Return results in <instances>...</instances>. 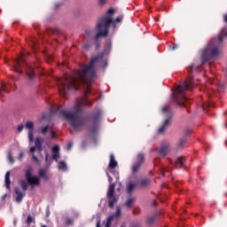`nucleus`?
<instances>
[{
  "instance_id": "f257e3e1",
  "label": "nucleus",
  "mask_w": 227,
  "mask_h": 227,
  "mask_svg": "<svg viewBox=\"0 0 227 227\" xmlns=\"http://www.w3.org/2000/svg\"><path fill=\"white\" fill-rule=\"evenodd\" d=\"M108 52L109 51H105L101 54L93 57L88 66L83 67L81 71H76L74 74H67L63 78H58L59 93L64 97L70 90H79L77 87L79 82H84L85 84L93 82L95 77H97V72L95 70L97 65Z\"/></svg>"
},
{
  "instance_id": "f03ea898",
  "label": "nucleus",
  "mask_w": 227,
  "mask_h": 227,
  "mask_svg": "<svg viewBox=\"0 0 227 227\" xmlns=\"http://www.w3.org/2000/svg\"><path fill=\"white\" fill-rule=\"evenodd\" d=\"M82 106H91V101H88V98H83L81 103L75 105L70 111L61 109V106H58L51 108L50 114L51 116H54V114L63 116L68 121L69 125H71L74 130H77L81 129L86 121L82 116Z\"/></svg>"
},
{
  "instance_id": "7ed1b4c3",
  "label": "nucleus",
  "mask_w": 227,
  "mask_h": 227,
  "mask_svg": "<svg viewBox=\"0 0 227 227\" xmlns=\"http://www.w3.org/2000/svg\"><path fill=\"white\" fill-rule=\"evenodd\" d=\"M114 13V9H110L105 16L98 20L95 27L97 34L94 37L96 42H98L100 38H106L109 35V27H111V26L116 27V22H121V18L120 17L116 18V20H113Z\"/></svg>"
},
{
  "instance_id": "20e7f679",
  "label": "nucleus",
  "mask_w": 227,
  "mask_h": 227,
  "mask_svg": "<svg viewBox=\"0 0 227 227\" xmlns=\"http://www.w3.org/2000/svg\"><path fill=\"white\" fill-rule=\"evenodd\" d=\"M224 36H227V28H223L219 37L214 39L211 43L207 44L206 48L203 49L201 53V60L202 63H207L212 58H217L219 54H221V43H223V40H224Z\"/></svg>"
},
{
  "instance_id": "39448f33",
  "label": "nucleus",
  "mask_w": 227,
  "mask_h": 227,
  "mask_svg": "<svg viewBox=\"0 0 227 227\" xmlns=\"http://www.w3.org/2000/svg\"><path fill=\"white\" fill-rule=\"evenodd\" d=\"M194 88V81L192 78H188L182 84L178 85L173 94V98L177 106L180 107H187V97H185V90L192 91Z\"/></svg>"
},
{
  "instance_id": "423d86ee",
  "label": "nucleus",
  "mask_w": 227,
  "mask_h": 227,
  "mask_svg": "<svg viewBox=\"0 0 227 227\" xmlns=\"http://www.w3.org/2000/svg\"><path fill=\"white\" fill-rule=\"evenodd\" d=\"M25 67L27 70V75L29 79V81H33L35 79V68L33 67L29 66L27 63H26V60L24 59V57L21 55L15 60V64L13 66L14 72H17L18 74H22V70H20L21 67Z\"/></svg>"
},
{
  "instance_id": "0eeeda50",
  "label": "nucleus",
  "mask_w": 227,
  "mask_h": 227,
  "mask_svg": "<svg viewBox=\"0 0 227 227\" xmlns=\"http://www.w3.org/2000/svg\"><path fill=\"white\" fill-rule=\"evenodd\" d=\"M163 114H165L166 120L162 123L161 127L158 129L159 134H164L169 125H171V118H173V112L169 108V106L165 105L161 109Z\"/></svg>"
},
{
  "instance_id": "6e6552de",
  "label": "nucleus",
  "mask_w": 227,
  "mask_h": 227,
  "mask_svg": "<svg viewBox=\"0 0 227 227\" xmlns=\"http://www.w3.org/2000/svg\"><path fill=\"white\" fill-rule=\"evenodd\" d=\"M96 35L97 34L95 35V30H90V29L85 30V35L83 40L84 51H90V47H91V44L90 43V40H91V38H94V41L96 42V49H99L100 44L98 43V41L97 42V40H95Z\"/></svg>"
},
{
  "instance_id": "1a4fd4ad",
  "label": "nucleus",
  "mask_w": 227,
  "mask_h": 227,
  "mask_svg": "<svg viewBox=\"0 0 227 227\" xmlns=\"http://www.w3.org/2000/svg\"><path fill=\"white\" fill-rule=\"evenodd\" d=\"M114 184H110L107 193H106V198L108 200V206L110 208H113L114 207L115 203H118V197L114 195Z\"/></svg>"
},
{
  "instance_id": "9d476101",
  "label": "nucleus",
  "mask_w": 227,
  "mask_h": 227,
  "mask_svg": "<svg viewBox=\"0 0 227 227\" xmlns=\"http://www.w3.org/2000/svg\"><path fill=\"white\" fill-rule=\"evenodd\" d=\"M32 172H33V168H30L27 169L25 173V176L27 178V181L28 182V184H31V187L33 189L35 185H40V177L36 176H33Z\"/></svg>"
},
{
  "instance_id": "9b49d317",
  "label": "nucleus",
  "mask_w": 227,
  "mask_h": 227,
  "mask_svg": "<svg viewBox=\"0 0 227 227\" xmlns=\"http://www.w3.org/2000/svg\"><path fill=\"white\" fill-rule=\"evenodd\" d=\"M170 152H171V143L168 141L162 142L159 150V155H160L161 157H166V155H168V153Z\"/></svg>"
},
{
  "instance_id": "f8f14e48",
  "label": "nucleus",
  "mask_w": 227,
  "mask_h": 227,
  "mask_svg": "<svg viewBox=\"0 0 227 227\" xmlns=\"http://www.w3.org/2000/svg\"><path fill=\"white\" fill-rule=\"evenodd\" d=\"M25 128L28 129V141L33 143L35 141L34 132H35V124L33 121H27Z\"/></svg>"
},
{
  "instance_id": "ddd939ff",
  "label": "nucleus",
  "mask_w": 227,
  "mask_h": 227,
  "mask_svg": "<svg viewBox=\"0 0 227 227\" xmlns=\"http://www.w3.org/2000/svg\"><path fill=\"white\" fill-rule=\"evenodd\" d=\"M143 160H145V155L138 154L137 156V161L135 165H133L132 171L133 173H137L139 171V168H141V165L143 164Z\"/></svg>"
},
{
  "instance_id": "4468645a",
  "label": "nucleus",
  "mask_w": 227,
  "mask_h": 227,
  "mask_svg": "<svg viewBox=\"0 0 227 227\" xmlns=\"http://www.w3.org/2000/svg\"><path fill=\"white\" fill-rule=\"evenodd\" d=\"M14 191L16 193V201H17V203H20L26 196V192L20 191V188H19V187H15Z\"/></svg>"
},
{
  "instance_id": "2eb2a0df",
  "label": "nucleus",
  "mask_w": 227,
  "mask_h": 227,
  "mask_svg": "<svg viewBox=\"0 0 227 227\" xmlns=\"http://www.w3.org/2000/svg\"><path fill=\"white\" fill-rule=\"evenodd\" d=\"M52 159H53V160H56V162H58V160L59 159V145L53 146Z\"/></svg>"
},
{
  "instance_id": "dca6fc26",
  "label": "nucleus",
  "mask_w": 227,
  "mask_h": 227,
  "mask_svg": "<svg viewBox=\"0 0 227 227\" xmlns=\"http://www.w3.org/2000/svg\"><path fill=\"white\" fill-rule=\"evenodd\" d=\"M43 144V137H37L35 140V147L37 148V150L39 152H42V150H43L42 148V145Z\"/></svg>"
},
{
  "instance_id": "f3484780",
  "label": "nucleus",
  "mask_w": 227,
  "mask_h": 227,
  "mask_svg": "<svg viewBox=\"0 0 227 227\" xmlns=\"http://www.w3.org/2000/svg\"><path fill=\"white\" fill-rule=\"evenodd\" d=\"M136 187H137V184L136 183H129L126 185V190H127L128 194H132V192H134Z\"/></svg>"
},
{
  "instance_id": "a211bd4d",
  "label": "nucleus",
  "mask_w": 227,
  "mask_h": 227,
  "mask_svg": "<svg viewBox=\"0 0 227 227\" xmlns=\"http://www.w3.org/2000/svg\"><path fill=\"white\" fill-rule=\"evenodd\" d=\"M118 166V161L114 160V155L111 154L110 155V163H109V168L110 169H114Z\"/></svg>"
},
{
  "instance_id": "6ab92c4d",
  "label": "nucleus",
  "mask_w": 227,
  "mask_h": 227,
  "mask_svg": "<svg viewBox=\"0 0 227 227\" xmlns=\"http://www.w3.org/2000/svg\"><path fill=\"white\" fill-rule=\"evenodd\" d=\"M134 201H136L135 197H131L128 199L125 202V207H127V208H132V205H134Z\"/></svg>"
},
{
  "instance_id": "aec40b11",
  "label": "nucleus",
  "mask_w": 227,
  "mask_h": 227,
  "mask_svg": "<svg viewBox=\"0 0 227 227\" xmlns=\"http://www.w3.org/2000/svg\"><path fill=\"white\" fill-rule=\"evenodd\" d=\"M156 221H157V215H151L147 218V224H149V226H153Z\"/></svg>"
},
{
  "instance_id": "412c9836",
  "label": "nucleus",
  "mask_w": 227,
  "mask_h": 227,
  "mask_svg": "<svg viewBox=\"0 0 227 227\" xmlns=\"http://www.w3.org/2000/svg\"><path fill=\"white\" fill-rule=\"evenodd\" d=\"M10 171H7L5 174V187L6 189H10V185H12V181H10Z\"/></svg>"
},
{
  "instance_id": "4be33fe9",
  "label": "nucleus",
  "mask_w": 227,
  "mask_h": 227,
  "mask_svg": "<svg viewBox=\"0 0 227 227\" xmlns=\"http://www.w3.org/2000/svg\"><path fill=\"white\" fill-rule=\"evenodd\" d=\"M184 162H185V158H184V157L178 158V159L176 160V168H178V166H179V168H184Z\"/></svg>"
},
{
  "instance_id": "5701e85b",
  "label": "nucleus",
  "mask_w": 227,
  "mask_h": 227,
  "mask_svg": "<svg viewBox=\"0 0 227 227\" xmlns=\"http://www.w3.org/2000/svg\"><path fill=\"white\" fill-rule=\"evenodd\" d=\"M186 142H187V138L185 137H183L182 138H180L177 145L178 150H182V148H184V144Z\"/></svg>"
},
{
  "instance_id": "b1692460",
  "label": "nucleus",
  "mask_w": 227,
  "mask_h": 227,
  "mask_svg": "<svg viewBox=\"0 0 227 227\" xmlns=\"http://www.w3.org/2000/svg\"><path fill=\"white\" fill-rule=\"evenodd\" d=\"M100 114H102V110L100 109H96L94 111V115H93V121L94 122L97 121V120H98V118H100Z\"/></svg>"
},
{
  "instance_id": "393cba45",
  "label": "nucleus",
  "mask_w": 227,
  "mask_h": 227,
  "mask_svg": "<svg viewBox=\"0 0 227 227\" xmlns=\"http://www.w3.org/2000/svg\"><path fill=\"white\" fill-rule=\"evenodd\" d=\"M20 184L22 191L26 192L27 191V185H28L27 182H26V180H20Z\"/></svg>"
},
{
  "instance_id": "a878e982",
  "label": "nucleus",
  "mask_w": 227,
  "mask_h": 227,
  "mask_svg": "<svg viewBox=\"0 0 227 227\" xmlns=\"http://www.w3.org/2000/svg\"><path fill=\"white\" fill-rule=\"evenodd\" d=\"M59 169H61V171H67V169H68V167L67 166V162L60 161L59 163Z\"/></svg>"
},
{
  "instance_id": "bb28decb",
  "label": "nucleus",
  "mask_w": 227,
  "mask_h": 227,
  "mask_svg": "<svg viewBox=\"0 0 227 227\" xmlns=\"http://www.w3.org/2000/svg\"><path fill=\"white\" fill-rule=\"evenodd\" d=\"M114 215V217L116 219H120V217H121V208H120V207H116V210H115V214L114 215Z\"/></svg>"
},
{
  "instance_id": "cd10ccee",
  "label": "nucleus",
  "mask_w": 227,
  "mask_h": 227,
  "mask_svg": "<svg viewBox=\"0 0 227 227\" xmlns=\"http://www.w3.org/2000/svg\"><path fill=\"white\" fill-rule=\"evenodd\" d=\"M114 221V215H110L107 220L105 227H111L112 223Z\"/></svg>"
},
{
  "instance_id": "c85d7f7f",
  "label": "nucleus",
  "mask_w": 227,
  "mask_h": 227,
  "mask_svg": "<svg viewBox=\"0 0 227 227\" xmlns=\"http://www.w3.org/2000/svg\"><path fill=\"white\" fill-rule=\"evenodd\" d=\"M47 170L45 168H41L39 170V176H41L42 178H47Z\"/></svg>"
},
{
  "instance_id": "c756f323",
  "label": "nucleus",
  "mask_w": 227,
  "mask_h": 227,
  "mask_svg": "<svg viewBox=\"0 0 227 227\" xmlns=\"http://www.w3.org/2000/svg\"><path fill=\"white\" fill-rule=\"evenodd\" d=\"M45 161L48 166H51V164H52V160L51 159L49 153L45 154Z\"/></svg>"
},
{
  "instance_id": "7c9ffc66",
  "label": "nucleus",
  "mask_w": 227,
  "mask_h": 227,
  "mask_svg": "<svg viewBox=\"0 0 227 227\" xmlns=\"http://www.w3.org/2000/svg\"><path fill=\"white\" fill-rule=\"evenodd\" d=\"M150 184V179H143L140 183L141 187H146Z\"/></svg>"
},
{
  "instance_id": "2f4dec72",
  "label": "nucleus",
  "mask_w": 227,
  "mask_h": 227,
  "mask_svg": "<svg viewBox=\"0 0 227 227\" xmlns=\"http://www.w3.org/2000/svg\"><path fill=\"white\" fill-rule=\"evenodd\" d=\"M49 131V126H44L41 128V134H43V136H45V134H47V132Z\"/></svg>"
},
{
  "instance_id": "473e14b6",
  "label": "nucleus",
  "mask_w": 227,
  "mask_h": 227,
  "mask_svg": "<svg viewBox=\"0 0 227 227\" xmlns=\"http://www.w3.org/2000/svg\"><path fill=\"white\" fill-rule=\"evenodd\" d=\"M8 161L10 162V164H13L15 162L13 156H12V153H8Z\"/></svg>"
},
{
  "instance_id": "72a5a7b5",
  "label": "nucleus",
  "mask_w": 227,
  "mask_h": 227,
  "mask_svg": "<svg viewBox=\"0 0 227 227\" xmlns=\"http://www.w3.org/2000/svg\"><path fill=\"white\" fill-rule=\"evenodd\" d=\"M66 224L67 226H72V224H74V220L72 218H67V222H66Z\"/></svg>"
},
{
  "instance_id": "f704fd0d",
  "label": "nucleus",
  "mask_w": 227,
  "mask_h": 227,
  "mask_svg": "<svg viewBox=\"0 0 227 227\" xmlns=\"http://www.w3.org/2000/svg\"><path fill=\"white\" fill-rule=\"evenodd\" d=\"M34 219L31 215H28L27 218V224H31V223H33Z\"/></svg>"
},
{
  "instance_id": "c9c22d12",
  "label": "nucleus",
  "mask_w": 227,
  "mask_h": 227,
  "mask_svg": "<svg viewBox=\"0 0 227 227\" xmlns=\"http://www.w3.org/2000/svg\"><path fill=\"white\" fill-rule=\"evenodd\" d=\"M32 159L33 160H35V162H37L38 164H40V160L35 154L32 155Z\"/></svg>"
},
{
  "instance_id": "e433bc0d",
  "label": "nucleus",
  "mask_w": 227,
  "mask_h": 227,
  "mask_svg": "<svg viewBox=\"0 0 227 227\" xmlns=\"http://www.w3.org/2000/svg\"><path fill=\"white\" fill-rule=\"evenodd\" d=\"M37 148L35 146L31 147L30 148V153H32V155H35V152H36Z\"/></svg>"
},
{
  "instance_id": "4c0bfd02",
  "label": "nucleus",
  "mask_w": 227,
  "mask_h": 227,
  "mask_svg": "<svg viewBox=\"0 0 227 227\" xmlns=\"http://www.w3.org/2000/svg\"><path fill=\"white\" fill-rule=\"evenodd\" d=\"M106 2H107V0H99L98 4L100 6H104V4H106Z\"/></svg>"
},
{
  "instance_id": "58836bf2",
  "label": "nucleus",
  "mask_w": 227,
  "mask_h": 227,
  "mask_svg": "<svg viewBox=\"0 0 227 227\" xmlns=\"http://www.w3.org/2000/svg\"><path fill=\"white\" fill-rule=\"evenodd\" d=\"M212 106V103H206L203 105V109H207V107H210Z\"/></svg>"
},
{
  "instance_id": "ea45409f",
  "label": "nucleus",
  "mask_w": 227,
  "mask_h": 227,
  "mask_svg": "<svg viewBox=\"0 0 227 227\" xmlns=\"http://www.w3.org/2000/svg\"><path fill=\"white\" fill-rule=\"evenodd\" d=\"M22 130H24V125H20L18 127V132H22Z\"/></svg>"
},
{
  "instance_id": "a19ab883",
  "label": "nucleus",
  "mask_w": 227,
  "mask_h": 227,
  "mask_svg": "<svg viewBox=\"0 0 227 227\" xmlns=\"http://www.w3.org/2000/svg\"><path fill=\"white\" fill-rule=\"evenodd\" d=\"M23 158H24V153H20L18 157V160H22Z\"/></svg>"
},
{
  "instance_id": "79ce46f5",
  "label": "nucleus",
  "mask_w": 227,
  "mask_h": 227,
  "mask_svg": "<svg viewBox=\"0 0 227 227\" xmlns=\"http://www.w3.org/2000/svg\"><path fill=\"white\" fill-rule=\"evenodd\" d=\"M74 146V144L72 142H70L68 145H67V150H72V147Z\"/></svg>"
},
{
  "instance_id": "37998d69",
  "label": "nucleus",
  "mask_w": 227,
  "mask_h": 227,
  "mask_svg": "<svg viewBox=\"0 0 227 227\" xmlns=\"http://www.w3.org/2000/svg\"><path fill=\"white\" fill-rule=\"evenodd\" d=\"M97 130H98V128L97 126H94V128L91 129V132L93 134H95V132H97Z\"/></svg>"
},
{
  "instance_id": "c03bdc74",
  "label": "nucleus",
  "mask_w": 227,
  "mask_h": 227,
  "mask_svg": "<svg viewBox=\"0 0 227 227\" xmlns=\"http://www.w3.org/2000/svg\"><path fill=\"white\" fill-rule=\"evenodd\" d=\"M2 91H4L5 93L8 92V90H6V88L4 87V83H2Z\"/></svg>"
},
{
  "instance_id": "a18cd8bd",
  "label": "nucleus",
  "mask_w": 227,
  "mask_h": 227,
  "mask_svg": "<svg viewBox=\"0 0 227 227\" xmlns=\"http://www.w3.org/2000/svg\"><path fill=\"white\" fill-rule=\"evenodd\" d=\"M51 139H54V137H56V133H54V131H51Z\"/></svg>"
},
{
  "instance_id": "49530a36",
  "label": "nucleus",
  "mask_w": 227,
  "mask_h": 227,
  "mask_svg": "<svg viewBox=\"0 0 227 227\" xmlns=\"http://www.w3.org/2000/svg\"><path fill=\"white\" fill-rule=\"evenodd\" d=\"M223 20H224V22H226V24H227V14H225V15L223 16Z\"/></svg>"
},
{
  "instance_id": "de8ad7c7",
  "label": "nucleus",
  "mask_w": 227,
  "mask_h": 227,
  "mask_svg": "<svg viewBox=\"0 0 227 227\" xmlns=\"http://www.w3.org/2000/svg\"><path fill=\"white\" fill-rule=\"evenodd\" d=\"M192 68H194V65H192L189 68V72H192Z\"/></svg>"
},
{
  "instance_id": "09e8293b",
  "label": "nucleus",
  "mask_w": 227,
  "mask_h": 227,
  "mask_svg": "<svg viewBox=\"0 0 227 227\" xmlns=\"http://www.w3.org/2000/svg\"><path fill=\"white\" fill-rule=\"evenodd\" d=\"M90 86L87 85V89H86V93H90Z\"/></svg>"
},
{
  "instance_id": "8fccbe9b",
  "label": "nucleus",
  "mask_w": 227,
  "mask_h": 227,
  "mask_svg": "<svg viewBox=\"0 0 227 227\" xmlns=\"http://www.w3.org/2000/svg\"><path fill=\"white\" fill-rule=\"evenodd\" d=\"M108 179H109V182H110V184H111V182H113V177H111V176H108Z\"/></svg>"
},
{
  "instance_id": "3c124183",
  "label": "nucleus",
  "mask_w": 227,
  "mask_h": 227,
  "mask_svg": "<svg viewBox=\"0 0 227 227\" xmlns=\"http://www.w3.org/2000/svg\"><path fill=\"white\" fill-rule=\"evenodd\" d=\"M97 227H100V222L97 223Z\"/></svg>"
},
{
  "instance_id": "603ef678",
  "label": "nucleus",
  "mask_w": 227,
  "mask_h": 227,
  "mask_svg": "<svg viewBox=\"0 0 227 227\" xmlns=\"http://www.w3.org/2000/svg\"><path fill=\"white\" fill-rule=\"evenodd\" d=\"M176 48V45H174V46H173V50H175Z\"/></svg>"
},
{
  "instance_id": "864d4df0",
  "label": "nucleus",
  "mask_w": 227,
  "mask_h": 227,
  "mask_svg": "<svg viewBox=\"0 0 227 227\" xmlns=\"http://www.w3.org/2000/svg\"><path fill=\"white\" fill-rule=\"evenodd\" d=\"M121 227H126L125 224H121Z\"/></svg>"
}]
</instances>
